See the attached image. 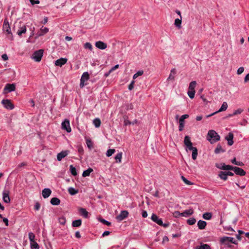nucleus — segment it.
Segmentation results:
<instances>
[{"label": "nucleus", "mask_w": 249, "mask_h": 249, "mask_svg": "<svg viewBox=\"0 0 249 249\" xmlns=\"http://www.w3.org/2000/svg\"><path fill=\"white\" fill-rule=\"evenodd\" d=\"M220 136L213 130L208 131L207 139L211 143H213L220 140Z\"/></svg>", "instance_id": "obj_1"}, {"label": "nucleus", "mask_w": 249, "mask_h": 249, "mask_svg": "<svg viewBox=\"0 0 249 249\" xmlns=\"http://www.w3.org/2000/svg\"><path fill=\"white\" fill-rule=\"evenodd\" d=\"M43 50L42 49L35 51L33 54L31 58L36 62H40L43 56Z\"/></svg>", "instance_id": "obj_2"}, {"label": "nucleus", "mask_w": 249, "mask_h": 249, "mask_svg": "<svg viewBox=\"0 0 249 249\" xmlns=\"http://www.w3.org/2000/svg\"><path fill=\"white\" fill-rule=\"evenodd\" d=\"M151 219L152 221L156 223L157 224L162 226L163 227H167L169 226V224L164 223L163 224L162 222V220L161 218H160L156 214H152L151 216Z\"/></svg>", "instance_id": "obj_3"}, {"label": "nucleus", "mask_w": 249, "mask_h": 249, "mask_svg": "<svg viewBox=\"0 0 249 249\" xmlns=\"http://www.w3.org/2000/svg\"><path fill=\"white\" fill-rule=\"evenodd\" d=\"M62 129L65 130L67 132H71V129L70 124V121L66 119L61 124Z\"/></svg>", "instance_id": "obj_4"}, {"label": "nucleus", "mask_w": 249, "mask_h": 249, "mask_svg": "<svg viewBox=\"0 0 249 249\" xmlns=\"http://www.w3.org/2000/svg\"><path fill=\"white\" fill-rule=\"evenodd\" d=\"M1 104L3 107L7 109L12 110L14 108V105L11 103L10 100L3 99L1 101Z\"/></svg>", "instance_id": "obj_5"}, {"label": "nucleus", "mask_w": 249, "mask_h": 249, "mask_svg": "<svg viewBox=\"0 0 249 249\" xmlns=\"http://www.w3.org/2000/svg\"><path fill=\"white\" fill-rule=\"evenodd\" d=\"M16 86L14 84H7L3 89V93H7L15 91Z\"/></svg>", "instance_id": "obj_6"}, {"label": "nucleus", "mask_w": 249, "mask_h": 249, "mask_svg": "<svg viewBox=\"0 0 249 249\" xmlns=\"http://www.w3.org/2000/svg\"><path fill=\"white\" fill-rule=\"evenodd\" d=\"M2 30L4 32H6L7 34L12 35L11 28L7 19H5L4 20Z\"/></svg>", "instance_id": "obj_7"}, {"label": "nucleus", "mask_w": 249, "mask_h": 249, "mask_svg": "<svg viewBox=\"0 0 249 249\" xmlns=\"http://www.w3.org/2000/svg\"><path fill=\"white\" fill-rule=\"evenodd\" d=\"M128 215V212L127 211H122L116 217L118 221H121L126 218Z\"/></svg>", "instance_id": "obj_8"}, {"label": "nucleus", "mask_w": 249, "mask_h": 249, "mask_svg": "<svg viewBox=\"0 0 249 249\" xmlns=\"http://www.w3.org/2000/svg\"><path fill=\"white\" fill-rule=\"evenodd\" d=\"M9 191L8 190L4 189L2 192V200L4 202L9 203L10 202L9 197Z\"/></svg>", "instance_id": "obj_9"}, {"label": "nucleus", "mask_w": 249, "mask_h": 249, "mask_svg": "<svg viewBox=\"0 0 249 249\" xmlns=\"http://www.w3.org/2000/svg\"><path fill=\"white\" fill-rule=\"evenodd\" d=\"M227 107H228V104H227V102H224L222 103L221 107H220V108L219 109V110L218 111H216L213 113H212L211 114L207 115L206 118H209L210 117H211V116H213L214 114H215L218 112L225 111L227 109Z\"/></svg>", "instance_id": "obj_10"}, {"label": "nucleus", "mask_w": 249, "mask_h": 249, "mask_svg": "<svg viewBox=\"0 0 249 249\" xmlns=\"http://www.w3.org/2000/svg\"><path fill=\"white\" fill-rule=\"evenodd\" d=\"M220 241L221 243L225 244L227 242H231L235 245L237 244V242L233 237H223L221 238Z\"/></svg>", "instance_id": "obj_11"}, {"label": "nucleus", "mask_w": 249, "mask_h": 249, "mask_svg": "<svg viewBox=\"0 0 249 249\" xmlns=\"http://www.w3.org/2000/svg\"><path fill=\"white\" fill-rule=\"evenodd\" d=\"M194 213V211L192 209H190L188 210H186L183 211L182 213H180L179 212H176L175 213H178V214L182 216L187 217L189 215L193 214Z\"/></svg>", "instance_id": "obj_12"}, {"label": "nucleus", "mask_w": 249, "mask_h": 249, "mask_svg": "<svg viewBox=\"0 0 249 249\" xmlns=\"http://www.w3.org/2000/svg\"><path fill=\"white\" fill-rule=\"evenodd\" d=\"M184 143L186 146V148L189 150L191 148L193 147L192 146L193 143L190 140V138L189 136H185L184 139Z\"/></svg>", "instance_id": "obj_13"}, {"label": "nucleus", "mask_w": 249, "mask_h": 249, "mask_svg": "<svg viewBox=\"0 0 249 249\" xmlns=\"http://www.w3.org/2000/svg\"><path fill=\"white\" fill-rule=\"evenodd\" d=\"M67 59L66 58H61L56 60L55 61L54 64L56 66L62 67L67 63Z\"/></svg>", "instance_id": "obj_14"}, {"label": "nucleus", "mask_w": 249, "mask_h": 249, "mask_svg": "<svg viewBox=\"0 0 249 249\" xmlns=\"http://www.w3.org/2000/svg\"><path fill=\"white\" fill-rule=\"evenodd\" d=\"M69 153V152L68 150L61 151L57 154V160L58 161H61L63 158L68 155Z\"/></svg>", "instance_id": "obj_15"}, {"label": "nucleus", "mask_w": 249, "mask_h": 249, "mask_svg": "<svg viewBox=\"0 0 249 249\" xmlns=\"http://www.w3.org/2000/svg\"><path fill=\"white\" fill-rule=\"evenodd\" d=\"M95 46L99 49L104 50L107 48V45L103 41H98L95 43Z\"/></svg>", "instance_id": "obj_16"}, {"label": "nucleus", "mask_w": 249, "mask_h": 249, "mask_svg": "<svg viewBox=\"0 0 249 249\" xmlns=\"http://www.w3.org/2000/svg\"><path fill=\"white\" fill-rule=\"evenodd\" d=\"M233 134L231 132L229 133L228 135L225 137V139L228 141V144L229 145L231 146L233 144Z\"/></svg>", "instance_id": "obj_17"}, {"label": "nucleus", "mask_w": 249, "mask_h": 249, "mask_svg": "<svg viewBox=\"0 0 249 249\" xmlns=\"http://www.w3.org/2000/svg\"><path fill=\"white\" fill-rule=\"evenodd\" d=\"M52 191L49 188H45L42 190V195L44 198H48L51 194Z\"/></svg>", "instance_id": "obj_18"}, {"label": "nucleus", "mask_w": 249, "mask_h": 249, "mask_svg": "<svg viewBox=\"0 0 249 249\" xmlns=\"http://www.w3.org/2000/svg\"><path fill=\"white\" fill-rule=\"evenodd\" d=\"M234 172L237 175L243 176L246 175V172L242 168L235 167Z\"/></svg>", "instance_id": "obj_19"}, {"label": "nucleus", "mask_w": 249, "mask_h": 249, "mask_svg": "<svg viewBox=\"0 0 249 249\" xmlns=\"http://www.w3.org/2000/svg\"><path fill=\"white\" fill-rule=\"evenodd\" d=\"M49 32V29L47 27L42 26L37 33V36H40L44 35Z\"/></svg>", "instance_id": "obj_20"}, {"label": "nucleus", "mask_w": 249, "mask_h": 249, "mask_svg": "<svg viewBox=\"0 0 249 249\" xmlns=\"http://www.w3.org/2000/svg\"><path fill=\"white\" fill-rule=\"evenodd\" d=\"M207 225V223L206 221L199 220L197 222V226L198 227V229L200 230H203L205 229Z\"/></svg>", "instance_id": "obj_21"}, {"label": "nucleus", "mask_w": 249, "mask_h": 249, "mask_svg": "<svg viewBox=\"0 0 249 249\" xmlns=\"http://www.w3.org/2000/svg\"><path fill=\"white\" fill-rule=\"evenodd\" d=\"M26 26L25 25H23L20 27L17 32V34L21 36L23 34H25L26 32Z\"/></svg>", "instance_id": "obj_22"}, {"label": "nucleus", "mask_w": 249, "mask_h": 249, "mask_svg": "<svg viewBox=\"0 0 249 249\" xmlns=\"http://www.w3.org/2000/svg\"><path fill=\"white\" fill-rule=\"evenodd\" d=\"M79 212L81 215L83 216L84 218H88L89 213L85 209L83 208H79Z\"/></svg>", "instance_id": "obj_23"}, {"label": "nucleus", "mask_w": 249, "mask_h": 249, "mask_svg": "<svg viewBox=\"0 0 249 249\" xmlns=\"http://www.w3.org/2000/svg\"><path fill=\"white\" fill-rule=\"evenodd\" d=\"M218 176L220 179L223 180H226L228 179V176L226 173V171H220L219 172Z\"/></svg>", "instance_id": "obj_24"}, {"label": "nucleus", "mask_w": 249, "mask_h": 249, "mask_svg": "<svg viewBox=\"0 0 249 249\" xmlns=\"http://www.w3.org/2000/svg\"><path fill=\"white\" fill-rule=\"evenodd\" d=\"M195 249H211V248L208 244L200 243V245L197 246Z\"/></svg>", "instance_id": "obj_25"}, {"label": "nucleus", "mask_w": 249, "mask_h": 249, "mask_svg": "<svg viewBox=\"0 0 249 249\" xmlns=\"http://www.w3.org/2000/svg\"><path fill=\"white\" fill-rule=\"evenodd\" d=\"M50 203L53 205L57 206L60 204V200L57 197H53L51 199Z\"/></svg>", "instance_id": "obj_26"}, {"label": "nucleus", "mask_w": 249, "mask_h": 249, "mask_svg": "<svg viewBox=\"0 0 249 249\" xmlns=\"http://www.w3.org/2000/svg\"><path fill=\"white\" fill-rule=\"evenodd\" d=\"M89 78V75L88 71L84 72L81 77L80 80L82 81H87Z\"/></svg>", "instance_id": "obj_27"}, {"label": "nucleus", "mask_w": 249, "mask_h": 249, "mask_svg": "<svg viewBox=\"0 0 249 249\" xmlns=\"http://www.w3.org/2000/svg\"><path fill=\"white\" fill-rule=\"evenodd\" d=\"M189 150L192 151V157L194 160L196 159L197 156V149L196 147H193L189 149Z\"/></svg>", "instance_id": "obj_28"}, {"label": "nucleus", "mask_w": 249, "mask_h": 249, "mask_svg": "<svg viewBox=\"0 0 249 249\" xmlns=\"http://www.w3.org/2000/svg\"><path fill=\"white\" fill-rule=\"evenodd\" d=\"M82 224V221L81 219L75 220L72 222V226L73 227H80Z\"/></svg>", "instance_id": "obj_29"}, {"label": "nucleus", "mask_w": 249, "mask_h": 249, "mask_svg": "<svg viewBox=\"0 0 249 249\" xmlns=\"http://www.w3.org/2000/svg\"><path fill=\"white\" fill-rule=\"evenodd\" d=\"M196 85V81H192L190 84L189 86V90L190 91H195V88Z\"/></svg>", "instance_id": "obj_30"}, {"label": "nucleus", "mask_w": 249, "mask_h": 249, "mask_svg": "<svg viewBox=\"0 0 249 249\" xmlns=\"http://www.w3.org/2000/svg\"><path fill=\"white\" fill-rule=\"evenodd\" d=\"M215 167L219 169L225 170L226 165L224 163H216Z\"/></svg>", "instance_id": "obj_31"}, {"label": "nucleus", "mask_w": 249, "mask_h": 249, "mask_svg": "<svg viewBox=\"0 0 249 249\" xmlns=\"http://www.w3.org/2000/svg\"><path fill=\"white\" fill-rule=\"evenodd\" d=\"M93 169L91 168H89L87 170H85L82 174V176L84 177L89 176L90 173L93 171Z\"/></svg>", "instance_id": "obj_32"}, {"label": "nucleus", "mask_w": 249, "mask_h": 249, "mask_svg": "<svg viewBox=\"0 0 249 249\" xmlns=\"http://www.w3.org/2000/svg\"><path fill=\"white\" fill-rule=\"evenodd\" d=\"M93 123L95 127H99L101 125V122L100 119L97 118L93 120Z\"/></svg>", "instance_id": "obj_33"}, {"label": "nucleus", "mask_w": 249, "mask_h": 249, "mask_svg": "<svg viewBox=\"0 0 249 249\" xmlns=\"http://www.w3.org/2000/svg\"><path fill=\"white\" fill-rule=\"evenodd\" d=\"M122 158V153L120 152V153H117L115 157L116 162H117V163L121 162Z\"/></svg>", "instance_id": "obj_34"}, {"label": "nucleus", "mask_w": 249, "mask_h": 249, "mask_svg": "<svg viewBox=\"0 0 249 249\" xmlns=\"http://www.w3.org/2000/svg\"><path fill=\"white\" fill-rule=\"evenodd\" d=\"M203 218L205 220H210L212 217L211 213L207 212L203 214Z\"/></svg>", "instance_id": "obj_35"}, {"label": "nucleus", "mask_w": 249, "mask_h": 249, "mask_svg": "<svg viewBox=\"0 0 249 249\" xmlns=\"http://www.w3.org/2000/svg\"><path fill=\"white\" fill-rule=\"evenodd\" d=\"M31 249H39V246L37 243L35 241L30 243Z\"/></svg>", "instance_id": "obj_36"}, {"label": "nucleus", "mask_w": 249, "mask_h": 249, "mask_svg": "<svg viewBox=\"0 0 249 249\" xmlns=\"http://www.w3.org/2000/svg\"><path fill=\"white\" fill-rule=\"evenodd\" d=\"M224 151L225 150L222 148L221 146L219 144H218L217 145L216 148L214 150V153L217 154L222 152H224Z\"/></svg>", "instance_id": "obj_37"}, {"label": "nucleus", "mask_w": 249, "mask_h": 249, "mask_svg": "<svg viewBox=\"0 0 249 249\" xmlns=\"http://www.w3.org/2000/svg\"><path fill=\"white\" fill-rule=\"evenodd\" d=\"M176 69H173L171 71V73L169 75V77H168L167 79L168 80H174V78H175V75L176 74Z\"/></svg>", "instance_id": "obj_38"}, {"label": "nucleus", "mask_w": 249, "mask_h": 249, "mask_svg": "<svg viewBox=\"0 0 249 249\" xmlns=\"http://www.w3.org/2000/svg\"><path fill=\"white\" fill-rule=\"evenodd\" d=\"M181 19H182V18H176L175 20V23H174L175 25L179 29H180L181 28Z\"/></svg>", "instance_id": "obj_39"}, {"label": "nucleus", "mask_w": 249, "mask_h": 249, "mask_svg": "<svg viewBox=\"0 0 249 249\" xmlns=\"http://www.w3.org/2000/svg\"><path fill=\"white\" fill-rule=\"evenodd\" d=\"M68 192L70 195H74L78 193V191L73 187H69L68 188Z\"/></svg>", "instance_id": "obj_40"}, {"label": "nucleus", "mask_w": 249, "mask_h": 249, "mask_svg": "<svg viewBox=\"0 0 249 249\" xmlns=\"http://www.w3.org/2000/svg\"><path fill=\"white\" fill-rule=\"evenodd\" d=\"M231 162L232 163L234 164H235L236 165H238V166H243L244 165V164L243 163V162L236 161L235 158H234L233 159H232L231 160Z\"/></svg>", "instance_id": "obj_41"}, {"label": "nucleus", "mask_w": 249, "mask_h": 249, "mask_svg": "<svg viewBox=\"0 0 249 249\" xmlns=\"http://www.w3.org/2000/svg\"><path fill=\"white\" fill-rule=\"evenodd\" d=\"M70 171H71V174L73 176H75L77 175V172H76V168L74 166H73V165H70Z\"/></svg>", "instance_id": "obj_42"}, {"label": "nucleus", "mask_w": 249, "mask_h": 249, "mask_svg": "<svg viewBox=\"0 0 249 249\" xmlns=\"http://www.w3.org/2000/svg\"><path fill=\"white\" fill-rule=\"evenodd\" d=\"M143 74V71L142 70L139 71L133 75V78L134 79H136L138 76L142 75Z\"/></svg>", "instance_id": "obj_43"}, {"label": "nucleus", "mask_w": 249, "mask_h": 249, "mask_svg": "<svg viewBox=\"0 0 249 249\" xmlns=\"http://www.w3.org/2000/svg\"><path fill=\"white\" fill-rule=\"evenodd\" d=\"M29 239L30 243L35 241V235L33 232H30L29 233Z\"/></svg>", "instance_id": "obj_44"}, {"label": "nucleus", "mask_w": 249, "mask_h": 249, "mask_svg": "<svg viewBox=\"0 0 249 249\" xmlns=\"http://www.w3.org/2000/svg\"><path fill=\"white\" fill-rule=\"evenodd\" d=\"M98 220L101 222V223H102L103 224L106 225H107V226H110L111 225V223L108 222V221L104 219H103L102 218H98Z\"/></svg>", "instance_id": "obj_45"}, {"label": "nucleus", "mask_w": 249, "mask_h": 249, "mask_svg": "<svg viewBox=\"0 0 249 249\" xmlns=\"http://www.w3.org/2000/svg\"><path fill=\"white\" fill-rule=\"evenodd\" d=\"M196 222V220L195 218L192 217L190 219H188L187 221V223L189 225H192L194 224Z\"/></svg>", "instance_id": "obj_46"}, {"label": "nucleus", "mask_w": 249, "mask_h": 249, "mask_svg": "<svg viewBox=\"0 0 249 249\" xmlns=\"http://www.w3.org/2000/svg\"><path fill=\"white\" fill-rule=\"evenodd\" d=\"M58 221L61 225H64L66 224V220L65 217L62 216L58 218Z\"/></svg>", "instance_id": "obj_47"}, {"label": "nucleus", "mask_w": 249, "mask_h": 249, "mask_svg": "<svg viewBox=\"0 0 249 249\" xmlns=\"http://www.w3.org/2000/svg\"><path fill=\"white\" fill-rule=\"evenodd\" d=\"M195 91L188 90L187 92V94L191 99H193L195 97Z\"/></svg>", "instance_id": "obj_48"}, {"label": "nucleus", "mask_w": 249, "mask_h": 249, "mask_svg": "<svg viewBox=\"0 0 249 249\" xmlns=\"http://www.w3.org/2000/svg\"><path fill=\"white\" fill-rule=\"evenodd\" d=\"M115 152V150L114 149H108L106 153V155L107 157H109L111 156Z\"/></svg>", "instance_id": "obj_49"}, {"label": "nucleus", "mask_w": 249, "mask_h": 249, "mask_svg": "<svg viewBox=\"0 0 249 249\" xmlns=\"http://www.w3.org/2000/svg\"><path fill=\"white\" fill-rule=\"evenodd\" d=\"M181 179L183 181V182L187 185H192L193 183L191 182L190 181L187 180L184 177L181 176Z\"/></svg>", "instance_id": "obj_50"}, {"label": "nucleus", "mask_w": 249, "mask_h": 249, "mask_svg": "<svg viewBox=\"0 0 249 249\" xmlns=\"http://www.w3.org/2000/svg\"><path fill=\"white\" fill-rule=\"evenodd\" d=\"M84 48L85 49H89V50H91L92 49V45H91V44L90 43H89V42H86L84 44Z\"/></svg>", "instance_id": "obj_51"}, {"label": "nucleus", "mask_w": 249, "mask_h": 249, "mask_svg": "<svg viewBox=\"0 0 249 249\" xmlns=\"http://www.w3.org/2000/svg\"><path fill=\"white\" fill-rule=\"evenodd\" d=\"M243 111V109L241 108H238V109L235 110L233 113L231 114V115H236L237 114H241Z\"/></svg>", "instance_id": "obj_52"}, {"label": "nucleus", "mask_w": 249, "mask_h": 249, "mask_svg": "<svg viewBox=\"0 0 249 249\" xmlns=\"http://www.w3.org/2000/svg\"><path fill=\"white\" fill-rule=\"evenodd\" d=\"M87 146L89 149H91L93 147V144L90 140H88L86 142Z\"/></svg>", "instance_id": "obj_53"}, {"label": "nucleus", "mask_w": 249, "mask_h": 249, "mask_svg": "<svg viewBox=\"0 0 249 249\" xmlns=\"http://www.w3.org/2000/svg\"><path fill=\"white\" fill-rule=\"evenodd\" d=\"M236 166H232L230 165H226L225 170H233L234 171Z\"/></svg>", "instance_id": "obj_54"}, {"label": "nucleus", "mask_w": 249, "mask_h": 249, "mask_svg": "<svg viewBox=\"0 0 249 249\" xmlns=\"http://www.w3.org/2000/svg\"><path fill=\"white\" fill-rule=\"evenodd\" d=\"M135 81L134 80H132L130 84L128 86V89L131 90L134 88V85L135 84Z\"/></svg>", "instance_id": "obj_55"}, {"label": "nucleus", "mask_w": 249, "mask_h": 249, "mask_svg": "<svg viewBox=\"0 0 249 249\" xmlns=\"http://www.w3.org/2000/svg\"><path fill=\"white\" fill-rule=\"evenodd\" d=\"M244 71V68L242 67H241L240 68H238V69L237 70V73L238 74H241V73H242Z\"/></svg>", "instance_id": "obj_56"}, {"label": "nucleus", "mask_w": 249, "mask_h": 249, "mask_svg": "<svg viewBox=\"0 0 249 249\" xmlns=\"http://www.w3.org/2000/svg\"><path fill=\"white\" fill-rule=\"evenodd\" d=\"M40 205L39 203L38 202H36L35 205L34 209L35 210L38 211L40 209Z\"/></svg>", "instance_id": "obj_57"}, {"label": "nucleus", "mask_w": 249, "mask_h": 249, "mask_svg": "<svg viewBox=\"0 0 249 249\" xmlns=\"http://www.w3.org/2000/svg\"><path fill=\"white\" fill-rule=\"evenodd\" d=\"M30 1L33 5L38 4L39 3V1L38 0H30Z\"/></svg>", "instance_id": "obj_58"}, {"label": "nucleus", "mask_w": 249, "mask_h": 249, "mask_svg": "<svg viewBox=\"0 0 249 249\" xmlns=\"http://www.w3.org/2000/svg\"><path fill=\"white\" fill-rule=\"evenodd\" d=\"M200 98H201V99L203 100V101L206 104H208V103L209 102L207 99L205 98L204 96L203 95H201V96H200Z\"/></svg>", "instance_id": "obj_59"}, {"label": "nucleus", "mask_w": 249, "mask_h": 249, "mask_svg": "<svg viewBox=\"0 0 249 249\" xmlns=\"http://www.w3.org/2000/svg\"><path fill=\"white\" fill-rule=\"evenodd\" d=\"M142 216L143 217V218H145L147 216L148 214H147V213L146 211H142Z\"/></svg>", "instance_id": "obj_60"}, {"label": "nucleus", "mask_w": 249, "mask_h": 249, "mask_svg": "<svg viewBox=\"0 0 249 249\" xmlns=\"http://www.w3.org/2000/svg\"><path fill=\"white\" fill-rule=\"evenodd\" d=\"M184 126V124H179L178 129L179 131H181Z\"/></svg>", "instance_id": "obj_61"}, {"label": "nucleus", "mask_w": 249, "mask_h": 249, "mask_svg": "<svg viewBox=\"0 0 249 249\" xmlns=\"http://www.w3.org/2000/svg\"><path fill=\"white\" fill-rule=\"evenodd\" d=\"M3 222L5 224V225L7 226L8 225V220L7 218L4 217L2 219Z\"/></svg>", "instance_id": "obj_62"}, {"label": "nucleus", "mask_w": 249, "mask_h": 249, "mask_svg": "<svg viewBox=\"0 0 249 249\" xmlns=\"http://www.w3.org/2000/svg\"><path fill=\"white\" fill-rule=\"evenodd\" d=\"M75 237H76L77 238H80L81 237V235H80L79 231H77L75 232Z\"/></svg>", "instance_id": "obj_63"}, {"label": "nucleus", "mask_w": 249, "mask_h": 249, "mask_svg": "<svg viewBox=\"0 0 249 249\" xmlns=\"http://www.w3.org/2000/svg\"><path fill=\"white\" fill-rule=\"evenodd\" d=\"M244 81L245 82L249 81V73L246 75L244 78Z\"/></svg>", "instance_id": "obj_64"}]
</instances>
